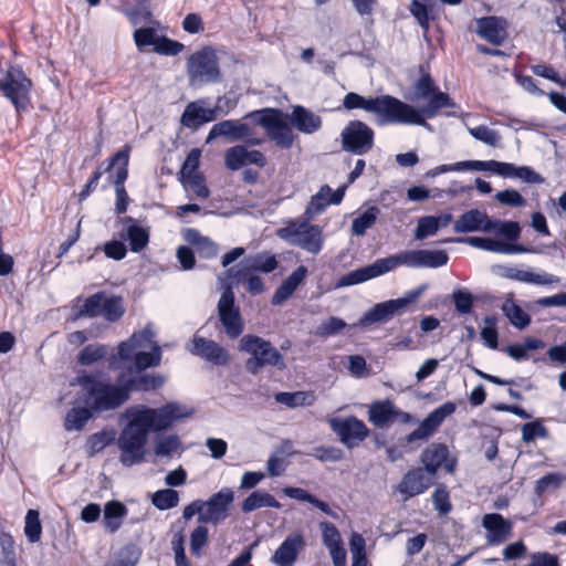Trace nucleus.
<instances>
[{"instance_id":"f257e3e1","label":"nucleus","mask_w":566,"mask_h":566,"mask_svg":"<svg viewBox=\"0 0 566 566\" xmlns=\"http://www.w3.org/2000/svg\"><path fill=\"white\" fill-rule=\"evenodd\" d=\"M449 255L444 250H406L397 254L377 259L374 263L344 274L336 287H346L364 283L394 271L398 266L411 269H438L444 266Z\"/></svg>"},{"instance_id":"f03ea898","label":"nucleus","mask_w":566,"mask_h":566,"mask_svg":"<svg viewBox=\"0 0 566 566\" xmlns=\"http://www.w3.org/2000/svg\"><path fill=\"white\" fill-rule=\"evenodd\" d=\"M346 109H364L377 115V124L420 123L416 112L397 97L381 95L377 97H364L357 93L349 92L343 99Z\"/></svg>"},{"instance_id":"7ed1b4c3","label":"nucleus","mask_w":566,"mask_h":566,"mask_svg":"<svg viewBox=\"0 0 566 566\" xmlns=\"http://www.w3.org/2000/svg\"><path fill=\"white\" fill-rule=\"evenodd\" d=\"M76 384L82 387L80 400L92 408L95 413L112 411L123 406L128 398V388L125 387L122 377L118 384L102 380L96 374H82L77 376Z\"/></svg>"},{"instance_id":"20e7f679","label":"nucleus","mask_w":566,"mask_h":566,"mask_svg":"<svg viewBox=\"0 0 566 566\" xmlns=\"http://www.w3.org/2000/svg\"><path fill=\"white\" fill-rule=\"evenodd\" d=\"M127 417L129 421L122 429L117 446L120 450V463L125 467H133L145 460V447L150 430L134 409L127 411Z\"/></svg>"},{"instance_id":"39448f33","label":"nucleus","mask_w":566,"mask_h":566,"mask_svg":"<svg viewBox=\"0 0 566 566\" xmlns=\"http://www.w3.org/2000/svg\"><path fill=\"white\" fill-rule=\"evenodd\" d=\"M241 353L249 354L244 368L251 375H258L266 366L285 369L286 365L283 355L269 340L253 335H243L238 345Z\"/></svg>"},{"instance_id":"423d86ee","label":"nucleus","mask_w":566,"mask_h":566,"mask_svg":"<svg viewBox=\"0 0 566 566\" xmlns=\"http://www.w3.org/2000/svg\"><path fill=\"white\" fill-rule=\"evenodd\" d=\"M415 97L416 99H427V104L420 108L410 105L420 118V123H402L403 125H418L431 129L426 118H433L441 109L457 106L455 102L448 93L441 92L434 85L430 74H423L417 80L415 83Z\"/></svg>"},{"instance_id":"0eeeda50","label":"nucleus","mask_w":566,"mask_h":566,"mask_svg":"<svg viewBox=\"0 0 566 566\" xmlns=\"http://www.w3.org/2000/svg\"><path fill=\"white\" fill-rule=\"evenodd\" d=\"M32 80L20 65L10 64L0 80V92L13 106L17 115L31 105Z\"/></svg>"},{"instance_id":"6e6552de","label":"nucleus","mask_w":566,"mask_h":566,"mask_svg":"<svg viewBox=\"0 0 566 566\" xmlns=\"http://www.w3.org/2000/svg\"><path fill=\"white\" fill-rule=\"evenodd\" d=\"M187 75L191 85L220 82L221 71L216 51L205 46L193 52L187 60Z\"/></svg>"},{"instance_id":"1a4fd4ad","label":"nucleus","mask_w":566,"mask_h":566,"mask_svg":"<svg viewBox=\"0 0 566 566\" xmlns=\"http://www.w3.org/2000/svg\"><path fill=\"white\" fill-rule=\"evenodd\" d=\"M428 289V284H421L418 287L405 293L402 297L388 300L376 304L368 310L358 321V325L367 327L379 322H387L395 314L400 313L409 304L416 302Z\"/></svg>"},{"instance_id":"9d476101","label":"nucleus","mask_w":566,"mask_h":566,"mask_svg":"<svg viewBox=\"0 0 566 566\" xmlns=\"http://www.w3.org/2000/svg\"><path fill=\"white\" fill-rule=\"evenodd\" d=\"M218 317L226 335L230 339H237L244 331V322L239 306L235 304V296L231 285H227L219 298Z\"/></svg>"},{"instance_id":"9b49d317","label":"nucleus","mask_w":566,"mask_h":566,"mask_svg":"<svg viewBox=\"0 0 566 566\" xmlns=\"http://www.w3.org/2000/svg\"><path fill=\"white\" fill-rule=\"evenodd\" d=\"M260 115L256 123L262 126L266 136L279 148L290 149L294 143V135L292 128L280 117V112L276 109H264L261 112H252L247 117H254Z\"/></svg>"},{"instance_id":"f8f14e48","label":"nucleus","mask_w":566,"mask_h":566,"mask_svg":"<svg viewBox=\"0 0 566 566\" xmlns=\"http://www.w3.org/2000/svg\"><path fill=\"white\" fill-rule=\"evenodd\" d=\"M375 133L366 123L348 122L340 133L342 149L357 156L368 154L374 147Z\"/></svg>"},{"instance_id":"ddd939ff","label":"nucleus","mask_w":566,"mask_h":566,"mask_svg":"<svg viewBox=\"0 0 566 566\" xmlns=\"http://www.w3.org/2000/svg\"><path fill=\"white\" fill-rule=\"evenodd\" d=\"M129 151L130 147L125 145L109 159V163L106 167V172H111L114 168H116L115 174L109 175V179L115 186V210L117 214H123L126 212L129 201V197L124 187V184L128 177Z\"/></svg>"},{"instance_id":"4468645a","label":"nucleus","mask_w":566,"mask_h":566,"mask_svg":"<svg viewBox=\"0 0 566 566\" xmlns=\"http://www.w3.org/2000/svg\"><path fill=\"white\" fill-rule=\"evenodd\" d=\"M280 237L283 239L292 238L291 242L312 254H318L324 244L323 230L319 226L291 223L280 230Z\"/></svg>"},{"instance_id":"2eb2a0df","label":"nucleus","mask_w":566,"mask_h":566,"mask_svg":"<svg viewBox=\"0 0 566 566\" xmlns=\"http://www.w3.org/2000/svg\"><path fill=\"white\" fill-rule=\"evenodd\" d=\"M144 423L151 431L168 429L176 420L186 418L189 412L178 402H168L160 408H137L134 409Z\"/></svg>"},{"instance_id":"dca6fc26","label":"nucleus","mask_w":566,"mask_h":566,"mask_svg":"<svg viewBox=\"0 0 566 566\" xmlns=\"http://www.w3.org/2000/svg\"><path fill=\"white\" fill-rule=\"evenodd\" d=\"M234 501V492L230 488H223L213 493L208 500H201V511L198 522L200 524L218 525L230 515V507Z\"/></svg>"},{"instance_id":"f3484780","label":"nucleus","mask_w":566,"mask_h":566,"mask_svg":"<svg viewBox=\"0 0 566 566\" xmlns=\"http://www.w3.org/2000/svg\"><path fill=\"white\" fill-rule=\"evenodd\" d=\"M155 338V333L150 326H146L140 332L134 333L127 340L118 345L117 355L109 358V368L118 369L119 360L135 361L139 349H147Z\"/></svg>"},{"instance_id":"a211bd4d","label":"nucleus","mask_w":566,"mask_h":566,"mask_svg":"<svg viewBox=\"0 0 566 566\" xmlns=\"http://www.w3.org/2000/svg\"><path fill=\"white\" fill-rule=\"evenodd\" d=\"M331 429L338 436L342 443L354 448L364 441L369 433L363 420L355 416L346 418H332L328 420Z\"/></svg>"},{"instance_id":"6ab92c4d","label":"nucleus","mask_w":566,"mask_h":566,"mask_svg":"<svg viewBox=\"0 0 566 566\" xmlns=\"http://www.w3.org/2000/svg\"><path fill=\"white\" fill-rule=\"evenodd\" d=\"M455 409L457 406L452 401H447L436 408L422 420L416 430L405 438L406 443L410 444L418 440L429 439L442 424L444 419L452 415Z\"/></svg>"},{"instance_id":"aec40b11","label":"nucleus","mask_w":566,"mask_h":566,"mask_svg":"<svg viewBox=\"0 0 566 566\" xmlns=\"http://www.w3.org/2000/svg\"><path fill=\"white\" fill-rule=\"evenodd\" d=\"M423 470L433 478L440 468L453 473L457 467V459L451 458L449 449L443 443H431L421 454Z\"/></svg>"},{"instance_id":"412c9836","label":"nucleus","mask_w":566,"mask_h":566,"mask_svg":"<svg viewBox=\"0 0 566 566\" xmlns=\"http://www.w3.org/2000/svg\"><path fill=\"white\" fill-rule=\"evenodd\" d=\"M224 165L231 171H237L247 165L263 168L266 165V158L260 150H250L244 145H235L226 150Z\"/></svg>"},{"instance_id":"4be33fe9","label":"nucleus","mask_w":566,"mask_h":566,"mask_svg":"<svg viewBox=\"0 0 566 566\" xmlns=\"http://www.w3.org/2000/svg\"><path fill=\"white\" fill-rule=\"evenodd\" d=\"M279 262L275 255L270 252H260L254 255L245 258L234 272V269H229L227 273L230 276H235L238 280L248 276L250 273L262 272L271 273L276 270Z\"/></svg>"},{"instance_id":"5701e85b","label":"nucleus","mask_w":566,"mask_h":566,"mask_svg":"<svg viewBox=\"0 0 566 566\" xmlns=\"http://www.w3.org/2000/svg\"><path fill=\"white\" fill-rule=\"evenodd\" d=\"M192 347L189 352L217 366H224L229 363L228 350L212 339L195 335L191 340Z\"/></svg>"},{"instance_id":"b1692460","label":"nucleus","mask_w":566,"mask_h":566,"mask_svg":"<svg viewBox=\"0 0 566 566\" xmlns=\"http://www.w3.org/2000/svg\"><path fill=\"white\" fill-rule=\"evenodd\" d=\"M443 242L468 243L469 245L476 249L503 254L525 253L530 251L521 244L505 243L495 239L482 237L454 238L447 239Z\"/></svg>"},{"instance_id":"393cba45","label":"nucleus","mask_w":566,"mask_h":566,"mask_svg":"<svg viewBox=\"0 0 566 566\" xmlns=\"http://www.w3.org/2000/svg\"><path fill=\"white\" fill-rule=\"evenodd\" d=\"M432 476L429 475L422 468H415L409 470L397 485V491L403 495V500H408L416 495L422 494L430 488Z\"/></svg>"},{"instance_id":"a878e982","label":"nucleus","mask_w":566,"mask_h":566,"mask_svg":"<svg viewBox=\"0 0 566 566\" xmlns=\"http://www.w3.org/2000/svg\"><path fill=\"white\" fill-rule=\"evenodd\" d=\"M306 543L302 533L289 535L271 557L275 566H293Z\"/></svg>"},{"instance_id":"bb28decb","label":"nucleus","mask_w":566,"mask_h":566,"mask_svg":"<svg viewBox=\"0 0 566 566\" xmlns=\"http://www.w3.org/2000/svg\"><path fill=\"white\" fill-rule=\"evenodd\" d=\"M491 218L486 212L471 209L463 212L453 223L455 233L492 232Z\"/></svg>"},{"instance_id":"cd10ccee","label":"nucleus","mask_w":566,"mask_h":566,"mask_svg":"<svg viewBox=\"0 0 566 566\" xmlns=\"http://www.w3.org/2000/svg\"><path fill=\"white\" fill-rule=\"evenodd\" d=\"M251 128L248 124L237 119H226L214 124L208 136L206 143H210L217 137H226L230 142H238L250 137Z\"/></svg>"},{"instance_id":"c85d7f7f","label":"nucleus","mask_w":566,"mask_h":566,"mask_svg":"<svg viewBox=\"0 0 566 566\" xmlns=\"http://www.w3.org/2000/svg\"><path fill=\"white\" fill-rule=\"evenodd\" d=\"M482 526L486 530V542L489 545H499L505 542L512 532V524L499 513L485 514Z\"/></svg>"},{"instance_id":"c756f323","label":"nucleus","mask_w":566,"mask_h":566,"mask_svg":"<svg viewBox=\"0 0 566 566\" xmlns=\"http://www.w3.org/2000/svg\"><path fill=\"white\" fill-rule=\"evenodd\" d=\"M503 276L512 281L534 285H552L560 282V279L554 274L544 271L535 273L531 269L524 270L516 266L505 268Z\"/></svg>"},{"instance_id":"7c9ffc66","label":"nucleus","mask_w":566,"mask_h":566,"mask_svg":"<svg viewBox=\"0 0 566 566\" xmlns=\"http://www.w3.org/2000/svg\"><path fill=\"white\" fill-rule=\"evenodd\" d=\"M291 123L304 134H314L322 127V118L308 108L296 105L292 109Z\"/></svg>"},{"instance_id":"2f4dec72","label":"nucleus","mask_w":566,"mask_h":566,"mask_svg":"<svg viewBox=\"0 0 566 566\" xmlns=\"http://www.w3.org/2000/svg\"><path fill=\"white\" fill-rule=\"evenodd\" d=\"M306 274L307 269L304 265L296 268L275 290L271 303L273 305H281L287 301L305 280Z\"/></svg>"},{"instance_id":"473e14b6","label":"nucleus","mask_w":566,"mask_h":566,"mask_svg":"<svg viewBox=\"0 0 566 566\" xmlns=\"http://www.w3.org/2000/svg\"><path fill=\"white\" fill-rule=\"evenodd\" d=\"M216 118L214 109L203 108L197 102H191L186 106L180 122L187 128L197 129L200 125L212 122Z\"/></svg>"},{"instance_id":"72a5a7b5","label":"nucleus","mask_w":566,"mask_h":566,"mask_svg":"<svg viewBox=\"0 0 566 566\" xmlns=\"http://www.w3.org/2000/svg\"><path fill=\"white\" fill-rule=\"evenodd\" d=\"M478 34L494 45H501L507 33L502 21L496 17H485L478 21Z\"/></svg>"},{"instance_id":"f704fd0d","label":"nucleus","mask_w":566,"mask_h":566,"mask_svg":"<svg viewBox=\"0 0 566 566\" xmlns=\"http://www.w3.org/2000/svg\"><path fill=\"white\" fill-rule=\"evenodd\" d=\"M184 237L200 258L211 259L218 254V244L210 238L202 235L197 229H187Z\"/></svg>"},{"instance_id":"c9c22d12","label":"nucleus","mask_w":566,"mask_h":566,"mask_svg":"<svg viewBox=\"0 0 566 566\" xmlns=\"http://www.w3.org/2000/svg\"><path fill=\"white\" fill-rule=\"evenodd\" d=\"M369 421L377 428H385L395 421V405L390 400L375 401L368 410Z\"/></svg>"},{"instance_id":"e433bc0d","label":"nucleus","mask_w":566,"mask_h":566,"mask_svg":"<svg viewBox=\"0 0 566 566\" xmlns=\"http://www.w3.org/2000/svg\"><path fill=\"white\" fill-rule=\"evenodd\" d=\"M127 507L119 501L112 500L104 505L103 525L109 533H116L127 515Z\"/></svg>"},{"instance_id":"4c0bfd02","label":"nucleus","mask_w":566,"mask_h":566,"mask_svg":"<svg viewBox=\"0 0 566 566\" xmlns=\"http://www.w3.org/2000/svg\"><path fill=\"white\" fill-rule=\"evenodd\" d=\"M282 492L284 495H286L290 499L297 500L301 502H307L331 516L334 520H338L339 515L336 511H333L329 505L314 496L313 494L308 493L306 490L302 488H294V486H285L283 488Z\"/></svg>"},{"instance_id":"58836bf2","label":"nucleus","mask_w":566,"mask_h":566,"mask_svg":"<svg viewBox=\"0 0 566 566\" xmlns=\"http://www.w3.org/2000/svg\"><path fill=\"white\" fill-rule=\"evenodd\" d=\"M261 507L280 509L281 503L272 494L258 490L245 497L241 504V510L244 513H251Z\"/></svg>"},{"instance_id":"ea45409f","label":"nucleus","mask_w":566,"mask_h":566,"mask_svg":"<svg viewBox=\"0 0 566 566\" xmlns=\"http://www.w3.org/2000/svg\"><path fill=\"white\" fill-rule=\"evenodd\" d=\"M165 379L159 374H140L124 381L128 388V395L132 390L149 391L160 388Z\"/></svg>"},{"instance_id":"a19ab883","label":"nucleus","mask_w":566,"mask_h":566,"mask_svg":"<svg viewBox=\"0 0 566 566\" xmlns=\"http://www.w3.org/2000/svg\"><path fill=\"white\" fill-rule=\"evenodd\" d=\"M276 402L294 409L297 407H308L315 401V396L311 391H281L274 395Z\"/></svg>"},{"instance_id":"79ce46f5","label":"nucleus","mask_w":566,"mask_h":566,"mask_svg":"<svg viewBox=\"0 0 566 566\" xmlns=\"http://www.w3.org/2000/svg\"><path fill=\"white\" fill-rule=\"evenodd\" d=\"M149 229L142 226H130L125 229L122 238L127 240L132 252H142L149 243Z\"/></svg>"},{"instance_id":"37998d69","label":"nucleus","mask_w":566,"mask_h":566,"mask_svg":"<svg viewBox=\"0 0 566 566\" xmlns=\"http://www.w3.org/2000/svg\"><path fill=\"white\" fill-rule=\"evenodd\" d=\"M94 413L93 409L86 405L84 407H73L66 413L64 428L67 431L82 430Z\"/></svg>"},{"instance_id":"c03bdc74","label":"nucleus","mask_w":566,"mask_h":566,"mask_svg":"<svg viewBox=\"0 0 566 566\" xmlns=\"http://www.w3.org/2000/svg\"><path fill=\"white\" fill-rule=\"evenodd\" d=\"M502 311L511 324L518 329L525 328L531 323L530 315L513 300H506L502 305Z\"/></svg>"},{"instance_id":"a18cd8bd","label":"nucleus","mask_w":566,"mask_h":566,"mask_svg":"<svg viewBox=\"0 0 566 566\" xmlns=\"http://www.w3.org/2000/svg\"><path fill=\"white\" fill-rule=\"evenodd\" d=\"M150 6V0H138L133 8L124 9L123 12L133 25H137L139 23H151L153 13Z\"/></svg>"},{"instance_id":"49530a36","label":"nucleus","mask_w":566,"mask_h":566,"mask_svg":"<svg viewBox=\"0 0 566 566\" xmlns=\"http://www.w3.org/2000/svg\"><path fill=\"white\" fill-rule=\"evenodd\" d=\"M379 213V208L376 206L369 207L353 220L352 233L357 237L364 235L366 231L375 224Z\"/></svg>"},{"instance_id":"de8ad7c7","label":"nucleus","mask_w":566,"mask_h":566,"mask_svg":"<svg viewBox=\"0 0 566 566\" xmlns=\"http://www.w3.org/2000/svg\"><path fill=\"white\" fill-rule=\"evenodd\" d=\"M148 348H150V352L139 349L137 354L134 363L138 371L145 370L149 367H157L161 361V348L155 340Z\"/></svg>"},{"instance_id":"09e8293b","label":"nucleus","mask_w":566,"mask_h":566,"mask_svg":"<svg viewBox=\"0 0 566 566\" xmlns=\"http://www.w3.org/2000/svg\"><path fill=\"white\" fill-rule=\"evenodd\" d=\"M332 192V188L328 185L322 186L319 191L311 198L306 209L305 216L307 219H313L315 216L322 213L325 208L329 205L328 196Z\"/></svg>"},{"instance_id":"8fccbe9b","label":"nucleus","mask_w":566,"mask_h":566,"mask_svg":"<svg viewBox=\"0 0 566 566\" xmlns=\"http://www.w3.org/2000/svg\"><path fill=\"white\" fill-rule=\"evenodd\" d=\"M522 440L525 443L534 442L536 439H548L549 431L541 419L530 421L521 427Z\"/></svg>"},{"instance_id":"3c124183","label":"nucleus","mask_w":566,"mask_h":566,"mask_svg":"<svg viewBox=\"0 0 566 566\" xmlns=\"http://www.w3.org/2000/svg\"><path fill=\"white\" fill-rule=\"evenodd\" d=\"M0 566H17L14 541L7 532H0Z\"/></svg>"},{"instance_id":"603ef678","label":"nucleus","mask_w":566,"mask_h":566,"mask_svg":"<svg viewBox=\"0 0 566 566\" xmlns=\"http://www.w3.org/2000/svg\"><path fill=\"white\" fill-rule=\"evenodd\" d=\"M107 354V347L99 344H90L85 346L77 356V363L82 366H90L101 359Z\"/></svg>"},{"instance_id":"864d4df0","label":"nucleus","mask_w":566,"mask_h":566,"mask_svg":"<svg viewBox=\"0 0 566 566\" xmlns=\"http://www.w3.org/2000/svg\"><path fill=\"white\" fill-rule=\"evenodd\" d=\"M125 310L123 306L122 297L115 295L111 297L104 296L101 315H103L105 319L108 322H116L123 316Z\"/></svg>"},{"instance_id":"5fc2aeb1","label":"nucleus","mask_w":566,"mask_h":566,"mask_svg":"<svg viewBox=\"0 0 566 566\" xmlns=\"http://www.w3.org/2000/svg\"><path fill=\"white\" fill-rule=\"evenodd\" d=\"M151 502L160 511L170 510L178 505L179 494L172 489L158 490L153 494Z\"/></svg>"},{"instance_id":"6e6d98bb","label":"nucleus","mask_w":566,"mask_h":566,"mask_svg":"<svg viewBox=\"0 0 566 566\" xmlns=\"http://www.w3.org/2000/svg\"><path fill=\"white\" fill-rule=\"evenodd\" d=\"M565 475L559 472H551L536 481L535 493L542 496L544 493L558 489L565 481Z\"/></svg>"},{"instance_id":"4d7b16f0","label":"nucleus","mask_w":566,"mask_h":566,"mask_svg":"<svg viewBox=\"0 0 566 566\" xmlns=\"http://www.w3.org/2000/svg\"><path fill=\"white\" fill-rule=\"evenodd\" d=\"M24 534L30 543H38L41 539L42 526L38 511L29 510L27 512Z\"/></svg>"},{"instance_id":"13d9d810","label":"nucleus","mask_w":566,"mask_h":566,"mask_svg":"<svg viewBox=\"0 0 566 566\" xmlns=\"http://www.w3.org/2000/svg\"><path fill=\"white\" fill-rule=\"evenodd\" d=\"M104 293L98 292L88 296L77 312L78 317H96L102 313Z\"/></svg>"},{"instance_id":"bf43d9fd","label":"nucleus","mask_w":566,"mask_h":566,"mask_svg":"<svg viewBox=\"0 0 566 566\" xmlns=\"http://www.w3.org/2000/svg\"><path fill=\"white\" fill-rule=\"evenodd\" d=\"M492 232L506 238L510 241H516L521 235V227L516 221L491 220Z\"/></svg>"},{"instance_id":"052dcab7","label":"nucleus","mask_w":566,"mask_h":566,"mask_svg":"<svg viewBox=\"0 0 566 566\" xmlns=\"http://www.w3.org/2000/svg\"><path fill=\"white\" fill-rule=\"evenodd\" d=\"M432 502L434 510L441 516L448 515L452 511V504L450 502V494L447 490V486L443 484H439L434 492L432 493Z\"/></svg>"},{"instance_id":"680f3d73","label":"nucleus","mask_w":566,"mask_h":566,"mask_svg":"<svg viewBox=\"0 0 566 566\" xmlns=\"http://www.w3.org/2000/svg\"><path fill=\"white\" fill-rule=\"evenodd\" d=\"M209 531L203 524L198 525L190 534V552L193 556L200 557L202 548L208 544Z\"/></svg>"},{"instance_id":"e2e57ef3","label":"nucleus","mask_w":566,"mask_h":566,"mask_svg":"<svg viewBox=\"0 0 566 566\" xmlns=\"http://www.w3.org/2000/svg\"><path fill=\"white\" fill-rule=\"evenodd\" d=\"M530 69L532 73L535 74L536 76L549 80L559 85L560 87H566V75H562L558 72H556L552 65L539 63L531 65Z\"/></svg>"},{"instance_id":"0e129e2a","label":"nucleus","mask_w":566,"mask_h":566,"mask_svg":"<svg viewBox=\"0 0 566 566\" xmlns=\"http://www.w3.org/2000/svg\"><path fill=\"white\" fill-rule=\"evenodd\" d=\"M347 324L339 317L332 316L323 321L316 328L315 335L318 337H328L339 334Z\"/></svg>"},{"instance_id":"69168bd1","label":"nucleus","mask_w":566,"mask_h":566,"mask_svg":"<svg viewBox=\"0 0 566 566\" xmlns=\"http://www.w3.org/2000/svg\"><path fill=\"white\" fill-rule=\"evenodd\" d=\"M483 322L485 326L481 329V337L490 348L496 349L499 346L497 319L495 316L490 315L485 316Z\"/></svg>"},{"instance_id":"338daca9","label":"nucleus","mask_w":566,"mask_h":566,"mask_svg":"<svg viewBox=\"0 0 566 566\" xmlns=\"http://www.w3.org/2000/svg\"><path fill=\"white\" fill-rule=\"evenodd\" d=\"M469 133L475 139L493 147L497 146L501 139L496 130L491 129L485 125H479L476 127L469 128Z\"/></svg>"},{"instance_id":"774afa93","label":"nucleus","mask_w":566,"mask_h":566,"mask_svg":"<svg viewBox=\"0 0 566 566\" xmlns=\"http://www.w3.org/2000/svg\"><path fill=\"white\" fill-rule=\"evenodd\" d=\"M439 231V224L434 219V216H426L418 220L417 228L415 230V239L423 240L428 237L434 235Z\"/></svg>"}]
</instances>
